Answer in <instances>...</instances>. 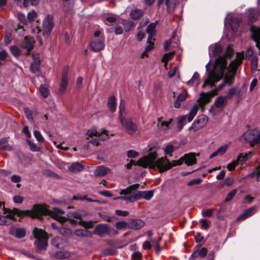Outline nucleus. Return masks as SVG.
Instances as JSON below:
<instances>
[{"label": "nucleus", "mask_w": 260, "mask_h": 260, "mask_svg": "<svg viewBox=\"0 0 260 260\" xmlns=\"http://www.w3.org/2000/svg\"><path fill=\"white\" fill-rule=\"evenodd\" d=\"M11 234L17 238L20 239L25 235V231L24 229L18 228L15 230H11Z\"/></svg>", "instance_id": "31"}, {"label": "nucleus", "mask_w": 260, "mask_h": 260, "mask_svg": "<svg viewBox=\"0 0 260 260\" xmlns=\"http://www.w3.org/2000/svg\"><path fill=\"white\" fill-rule=\"evenodd\" d=\"M84 166L79 162H74L69 167V170L70 172L76 173L81 172Z\"/></svg>", "instance_id": "27"}, {"label": "nucleus", "mask_w": 260, "mask_h": 260, "mask_svg": "<svg viewBox=\"0 0 260 260\" xmlns=\"http://www.w3.org/2000/svg\"><path fill=\"white\" fill-rule=\"evenodd\" d=\"M211 99V96L208 92H202L200 93V98L198 100V104H196L191 109L188 116V121H191L196 115L199 108L203 107L205 105L208 103Z\"/></svg>", "instance_id": "8"}, {"label": "nucleus", "mask_w": 260, "mask_h": 260, "mask_svg": "<svg viewBox=\"0 0 260 260\" xmlns=\"http://www.w3.org/2000/svg\"><path fill=\"white\" fill-rule=\"evenodd\" d=\"M188 116L187 115H183L181 116L178 121V126L179 128V130H181L184 126L186 123V120H188ZM188 122H189L187 120Z\"/></svg>", "instance_id": "35"}, {"label": "nucleus", "mask_w": 260, "mask_h": 260, "mask_svg": "<svg viewBox=\"0 0 260 260\" xmlns=\"http://www.w3.org/2000/svg\"><path fill=\"white\" fill-rule=\"evenodd\" d=\"M251 176L253 178H256L257 181H260V166L255 169Z\"/></svg>", "instance_id": "50"}, {"label": "nucleus", "mask_w": 260, "mask_h": 260, "mask_svg": "<svg viewBox=\"0 0 260 260\" xmlns=\"http://www.w3.org/2000/svg\"><path fill=\"white\" fill-rule=\"evenodd\" d=\"M228 148V145H224L221 147H220L217 150V151L220 155H222L226 151L227 149Z\"/></svg>", "instance_id": "61"}, {"label": "nucleus", "mask_w": 260, "mask_h": 260, "mask_svg": "<svg viewBox=\"0 0 260 260\" xmlns=\"http://www.w3.org/2000/svg\"><path fill=\"white\" fill-rule=\"evenodd\" d=\"M174 146L172 144H168L165 147L164 149V152L166 155H169L171 156L172 155V153L174 151Z\"/></svg>", "instance_id": "46"}, {"label": "nucleus", "mask_w": 260, "mask_h": 260, "mask_svg": "<svg viewBox=\"0 0 260 260\" xmlns=\"http://www.w3.org/2000/svg\"><path fill=\"white\" fill-rule=\"evenodd\" d=\"M69 68L68 67H64L62 72L61 81L60 85V90L64 91L68 85V74Z\"/></svg>", "instance_id": "18"}, {"label": "nucleus", "mask_w": 260, "mask_h": 260, "mask_svg": "<svg viewBox=\"0 0 260 260\" xmlns=\"http://www.w3.org/2000/svg\"><path fill=\"white\" fill-rule=\"evenodd\" d=\"M208 120V117L205 115H200L193 121L191 127L189 129L192 128L194 131L204 127L207 124Z\"/></svg>", "instance_id": "13"}, {"label": "nucleus", "mask_w": 260, "mask_h": 260, "mask_svg": "<svg viewBox=\"0 0 260 260\" xmlns=\"http://www.w3.org/2000/svg\"><path fill=\"white\" fill-rule=\"evenodd\" d=\"M21 177L19 175H13L11 177V180L12 182L15 183L19 182L21 181Z\"/></svg>", "instance_id": "64"}, {"label": "nucleus", "mask_w": 260, "mask_h": 260, "mask_svg": "<svg viewBox=\"0 0 260 260\" xmlns=\"http://www.w3.org/2000/svg\"><path fill=\"white\" fill-rule=\"evenodd\" d=\"M243 143H248L251 146L260 143V132L258 128L249 129L245 132L239 138Z\"/></svg>", "instance_id": "7"}, {"label": "nucleus", "mask_w": 260, "mask_h": 260, "mask_svg": "<svg viewBox=\"0 0 260 260\" xmlns=\"http://www.w3.org/2000/svg\"><path fill=\"white\" fill-rule=\"evenodd\" d=\"M230 24L231 26V28L233 30V31H235V30L239 26V21H238V19H237V18L233 17V18H231L230 22Z\"/></svg>", "instance_id": "42"}, {"label": "nucleus", "mask_w": 260, "mask_h": 260, "mask_svg": "<svg viewBox=\"0 0 260 260\" xmlns=\"http://www.w3.org/2000/svg\"><path fill=\"white\" fill-rule=\"evenodd\" d=\"M70 256L71 253L68 251H59L53 254V257L56 259H65L69 258Z\"/></svg>", "instance_id": "29"}, {"label": "nucleus", "mask_w": 260, "mask_h": 260, "mask_svg": "<svg viewBox=\"0 0 260 260\" xmlns=\"http://www.w3.org/2000/svg\"><path fill=\"white\" fill-rule=\"evenodd\" d=\"M199 78H200V75H199V73L197 72H195L193 74L192 78L189 81H187V84L188 85H191L193 82L197 81V85H198L200 84Z\"/></svg>", "instance_id": "38"}, {"label": "nucleus", "mask_w": 260, "mask_h": 260, "mask_svg": "<svg viewBox=\"0 0 260 260\" xmlns=\"http://www.w3.org/2000/svg\"><path fill=\"white\" fill-rule=\"evenodd\" d=\"M86 215V214L82 213L80 212H74V213H70L68 215L69 218L73 217V218H78L79 219H81V218L82 216H85Z\"/></svg>", "instance_id": "40"}, {"label": "nucleus", "mask_w": 260, "mask_h": 260, "mask_svg": "<svg viewBox=\"0 0 260 260\" xmlns=\"http://www.w3.org/2000/svg\"><path fill=\"white\" fill-rule=\"evenodd\" d=\"M107 133L108 132L105 129L98 132L94 128H92L86 132V135L87 136V139H88L89 137H92L93 136L100 137L102 135L104 134L101 138V140L104 141L109 137Z\"/></svg>", "instance_id": "14"}, {"label": "nucleus", "mask_w": 260, "mask_h": 260, "mask_svg": "<svg viewBox=\"0 0 260 260\" xmlns=\"http://www.w3.org/2000/svg\"><path fill=\"white\" fill-rule=\"evenodd\" d=\"M125 102L121 99L119 106V119L123 128L126 132L132 135L138 131V127L136 123L133 121L132 118H125Z\"/></svg>", "instance_id": "5"}, {"label": "nucleus", "mask_w": 260, "mask_h": 260, "mask_svg": "<svg viewBox=\"0 0 260 260\" xmlns=\"http://www.w3.org/2000/svg\"><path fill=\"white\" fill-rule=\"evenodd\" d=\"M116 105L117 104L115 97L113 95L110 96L108 101V106L112 112L115 111Z\"/></svg>", "instance_id": "30"}, {"label": "nucleus", "mask_w": 260, "mask_h": 260, "mask_svg": "<svg viewBox=\"0 0 260 260\" xmlns=\"http://www.w3.org/2000/svg\"><path fill=\"white\" fill-rule=\"evenodd\" d=\"M115 226L118 230H122L126 227L128 228V221H118L115 223Z\"/></svg>", "instance_id": "45"}, {"label": "nucleus", "mask_w": 260, "mask_h": 260, "mask_svg": "<svg viewBox=\"0 0 260 260\" xmlns=\"http://www.w3.org/2000/svg\"><path fill=\"white\" fill-rule=\"evenodd\" d=\"M133 260H141L142 254L139 252H135L132 255Z\"/></svg>", "instance_id": "62"}, {"label": "nucleus", "mask_w": 260, "mask_h": 260, "mask_svg": "<svg viewBox=\"0 0 260 260\" xmlns=\"http://www.w3.org/2000/svg\"><path fill=\"white\" fill-rule=\"evenodd\" d=\"M176 0H166V5L167 7V11L168 12L171 13L173 11Z\"/></svg>", "instance_id": "36"}, {"label": "nucleus", "mask_w": 260, "mask_h": 260, "mask_svg": "<svg viewBox=\"0 0 260 260\" xmlns=\"http://www.w3.org/2000/svg\"><path fill=\"white\" fill-rule=\"evenodd\" d=\"M172 119H170L169 121H164L159 124V128L164 131L167 130L170 128V125L172 123Z\"/></svg>", "instance_id": "37"}, {"label": "nucleus", "mask_w": 260, "mask_h": 260, "mask_svg": "<svg viewBox=\"0 0 260 260\" xmlns=\"http://www.w3.org/2000/svg\"><path fill=\"white\" fill-rule=\"evenodd\" d=\"M243 56L242 53H237L236 58L231 62L230 66L232 68L233 72H229V73H226L224 76V83L223 84H220L217 88L208 92L211 98L216 95L217 91L221 90L224 85H231L233 84L234 81V76L237 68L242 62Z\"/></svg>", "instance_id": "4"}, {"label": "nucleus", "mask_w": 260, "mask_h": 260, "mask_svg": "<svg viewBox=\"0 0 260 260\" xmlns=\"http://www.w3.org/2000/svg\"><path fill=\"white\" fill-rule=\"evenodd\" d=\"M18 210L17 208L14 209L12 211H10L5 208L4 205L3 203L0 202V214L3 213L6 215H0V225H7L11 223V220L14 219V215H17L20 217H23L24 216H28L26 214L19 215L14 211L15 210Z\"/></svg>", "instance_id": "9"}, {"label": "nucleus", "mask_w": 260, "mask_h": 260, "mask_svg": "<svg viewBox=\"0 0 260 260\" xmlns=\"http://www.w3.org/2000/svg\"><path fill=\"white\" fill-rule=\"evenodd\" d=\"M80 225L84 226L85 228H91L94 226V222L92 220H90L88 221H85L83 220L80 221Z\"/></svg>", "instance_id": "44"}, {"label": "nucleus", "mask_w": 260, "mask_h": 260, "mask_svg": "<svg viewBox=\"0 0 260 260\" xmlns=\"http://www.w3.org/2000/svg\"><path fill=\"white\" fill-rule=\"evenodd\" d=\"M208 250L205 247H201V244H197L193 248V252L191 254L195 258H202L205 257L207 254Z\"/></svg>", "instance_id": "15"}, {"label": "nucleus", "mask_w": 260, "mask_h": 260, "mask_svg": "<svg viewBox=\"0 0 260 260\" xmlns=\"http://www.w3.org/2000/svg\"><path fill=\"white\" fill-rule=\"evenodd\" d=\"M57 231L60 234L64 236H67L71 234V231L69 229L63 227H59Z\"/></svg>", "instance_id": "41"}, {"label": "nucleus", "mask_w": 260, "mask_h": 260, "mask_svg": "<svg viewBox=\"0 0 260 260\" xmlns=\"http://www.w3.org/2000/svg\"><path fill=\"white\" fill-rule=\"evenodd\" d=\"M39 0H24L23 6L25 7L30 5L36 6L38 4Z\"/></svg>", "instance_id": "48"}, {"label": "nucleus", "mask_w": 260, "mask_h": 260, "mask_svg": "<svg viewBox=\"0 0 260 260\" xmlns=\"http://www.w3.org/2000/svg\"><path fill=\"white\" fill-rule=\"evenodd\" d=\"M8 140L6 138H3L0 140V149L11 150L12 148L7 145Z\"/></svg>", "instance_id": "34"}, {"label": "nucleus", "mask_w": 260, "mask_h": 260, "mask_svg": "<svg viewBox=\"0 0 260 260\" xmlns=\"http://www.w3.org/2000/svg\"><path fill=\"white\" fill-rule=\"evenodd\" d=\"M37 16V12L33 10L28 13L27 19L29 21L31 22L35 20Z\"/></svg>", "instance_id": "49"}, {"label": "nucleus", "mask_w": 260, "mask_h": 260, "mask_svg": "<svg viewBox=\"0 0 260 260\" xmlns=\"http://www.w3.org/2000/svg\"><path fill=\"white\" fill-rule=\"evenodd\" d=\"M109 228L106 224H100L95 228V234L101 237H103L104 235L108 234Z\"/></svg>", "instance_id": "22"}, {"label": "nucleus", "mask_w": 260, "mask_h": 260, "mask_svg": "<svg viewBox=\"0 0 260 260\" xmlns=\"http://www.w3.org/2000/svg\"><path fill=\"white\" fill-rule=\"evenodd\" d=\"M32 56L33 61L31 63L40 64L41 60L39 54L38 53H33Z\"/></svg>", "instance_id": "51"}, {"label": "nucleus", "mask_w": 260, "mask_h": 260, "mask_svg": "<svg viewBox=\"0 0 260 260\" xmlns=\"http://www.w3.org/2000/svg\"><path fill=\"white\" fill-rule=\"evenodd\" d=\"M248 18L249 21L251 22L255 21L258 18V13L257 11L255 9H249L247 10Z\"/></svg>", "instance_id": "28"}, {"label": "nucleus", "mask_w": 260, "mask_h": 260, "mask_svg": "<svg viewBox=\"0 0 260 260\" xmlns=\"http://www.w3.org/2000/svg\"><path fill=\"white\" fill-rule=\"evenodd\" d=\"M33 234L36 239L35 245L38 250H45L48 246V237L46 232L42 229L35 228Z\"/></svg>", "instance_id": "6"}, {"label": "nucleus", "mask_w": 260, "mask_h": 260, "mask_svg": "<svg viewBox=\"0 0 260 260\" xmlns=\"http://www.w3.org/2000/svg\"><path fill=\"white\" fill-rule=\"evenodd\" d=\"M138 155L139 153L133 150H129L127 152V156L129 158H135L138 156Z\"/></svg>", "instance_id": "57"}, {"label": "nucleus", "mask_w": 260, "mask_h": 260, "mask_svg": "<svg viewBox=\"0 0 260 260\" xmlns=\"http://www.w3.org/2000/svg\"><path fill=\"white\" fill-rule=\"evenodd\" d=\"M51 244L57 249H62L67 246L66 241L59 237H54L51 241Z\"/></svg>", "instance_id": "21"}, {"label": "nucleus", "mask_w": 260, "mask_h": 260, "mask_svg": "<svg viewBox=\"0 0 260 260\" xmlns=\"http://www.w3.org/2000/svg\"><path fill=\"white\" fill-rule=\"evenodd\" d=\"M221 50L222 48L220 45H215L213 50V54L214 56L218 55L221 52Z\"/></svg>", "instance_id": "56"}, {"label": "nucleus", "mask_w": 260, "mask_h": 260, "mask_svg": "<svg viewBox=\"0 0 260 260\" xmlns=\"http://www.w3.org/2000/svg\"><path fill=\"white\" fill-rule=\"evenodd\" d=\"M91 49L94 52H98L102 50L105 47L104 39L100 37L99 39L93 40L90 43Z\"/></svg>", "instance_id": "16"}, {"label": "nucleus", "mask_w": 260, "mask_h": 260, "mask_svg": "<svg viewBox=\"0 0 260 260\" xmlns=\"http://www.w3.org/2000/svg\"><path fill=\"white\" fill-rule=\"evenodd\" d=\"M187 95V92L186 91H184L183 92L180 93L177 97V100L180 102H183L185 101L186 99Z\"/></svg>", "instance_id": "60"}, {"label": "nucleus", "mask_w": 260, "mask_h": 260, "mask_svg": "<svg viewBox=\"0 0 260 260\" xmlns=\"http://www.w3.org/2000/svg\"><path fill=\"white\" fill-rule=\"evenodd\" d=\"M88 231L84 230L79 229L75 231V234L79 236H86Z\"/></svg>", "instance_id": "59"}, {"label": "nucleus", "mask_w": 260, "mask_h": 260, "mask_svg": "<svg viewBox=\"0 0 260 260\" xmlns=\"http://www.w3.org/2000/svg\"><path fill=\"white\" fill-rule=\"evenodd\" d=\"M256 211V208L254 207L246 210L241 215L238 217L237 220H243L253 215Z\"/></svg>", "instance_id": "23"}, {"label": "nucleus", "mask_w": 260, "mask_h": 260, "mask_svg": "<svg viewBox=\"0 0 260 260\" xmlns=\"http://www.w3.org/2000/svg\"><path fill=\"white\" fill-rule=\"evenodd\" d=\"M151 242L153 244L155 250L157 252H159L160 251V246L159 243H158V241L151 239Z\"/></svg>", "instance_id": "63"}, {"label": "nucleus", "mask_w": 260, "mask_h": 260, "mask_svg": "<svg viewBox=\"0 0 260 260\" xmlns=\"http://www.w3.org/2000/svg\"><path fill=\"white\" fill-rule=\"evenodd\" d=\"M40 91L41 95L44 98H46L48 96L49 91L48 88L43 85H41L40 87Z\"/></svg>", "instance_id": "43"}, {"label": "nucleus", "mask_w": 260, "mask_h": 260, "mask_svg": "<svg viewBox=\"0 0 260 260\" xmlns=\"http://www.w3.org/2000/svg\"><path fill=\"white\" fill-rule=\"evenodd\" d=\"M225 102V98L223 96H219L214 102V105L217 108L222 107Z\"/></svg>", "instance_id": "39"}, {"label": "nucleus", "mask_w": 260, "mask_h": 260, "mask_svg": "<svg viewBox=\"0 0 260 260\" xmlns=\"http://www.w3.org/2000/svg\"><path fill=\"white\" fill-rule=\"evenodd\" d=\"M12 53L15 56H19L21 54L19 49L16 46H12L10 48Z\"/></svg>", "instance_id": "53"}, {"label": "nucleus", "mask_w": 260, "mask_h": 260, "mask_svg": "<svg viewBox=\"0 0 260 260\" xmlns=\"http://www.w3.org/2000/svg\"><path fill=\"white\" fill-rule=\"evenodd\" d=\"M34 43L35 41L32 38L27 37L24 38L23 42L21 44V46L22 48L27 50V52H26V55L29 54L30 50L33 49Z\"/></svg>", "instance_id": "19"}, {"label": "nucleus", "mask_w": 260, "mask_h": 260, "mask_svg": "<svg viewBox=\"0 0 260 260\" xmlns=\"http://www.w3.org/2000/svg\"><path fill=\"white\" fill-rule=\"evenodd\" d=\"M110 171V169L104 166L98 167L94 171V174L97 176H104Z\"/></svg>", "instance_id": "26"}, {"label": "nucleus", "mask_w": 260, "mask_h": 260, "mask_svg": "<svg viewBox=\"0 0 260 260\" xmlns=\"http://www.w3.org/2000/svg\"><path fill=\"white\" fill-rule=\"evenodd\" d=\"M53 211H51L48 209L46 205H35L30 210L22 211L16 209L14 211L19 215L26 214L32 218L39 217L43 214H48L61 223L64 222L67 220L66 218L60 216L65 213L62 210L56 207L53 208Z\"/></svg>", "instance_id": "2"}, {"label": "nucleus", "mask_w": 260, "mask_h": 260, "mask_svg": "<svg viewBox=\"0 0 260 260\" xmlns=\"http://www.w3.org/2000/svg\"><path fill=\"white\" fill-rule=\"evenodd\" d=\"M153 196V192L152 190L137 191L138 200L142 198L146 200H149L152 198Z\"/></svg>", "instance_id": "24"}, {"label": "nucleus", "mask_w": 260, "mask_h": 260, "mask_svg": "<svg viewBox=\"0 0 260 260\" xmlns=\"http://www.w3.org/2000/svg\"><path fill=\"white\" fill-rule=\"evenodd\" d=\"M144 225V222L140 219H131L128 220V228L132 230H139Z\"/></svg>", "instance_id": "17"}, {"label": "nucleus", "mask_w": 260, "mask_h": 260, "mask_svg": "<svg viewBox=\"0 0 260 260\" xmlns=\"http://www.w3.org/2000/svg\"><path fill=\"white\" fill-rule=\"evenodd\" d=\"M252 156V153L248 152L245 153H240L236 160L238 164H243Z\"/></svg>", "instance_id": "25"}, {"label": "nucleus", "mask_w": 260, "mask_h": 260, "mask_svg": "<svg viewBox=\"0 0 260 260\" xmlns=\"http://www.w3.org/2000/svg\"><path fill=\"white\" fill-rule=\"evenodd\" d=\"M28 144L30 147V149L32 151H39L40 148L36 144L31 142L30 141H28Z\"/></svg>", "instance_id": "52"}, {"label": "nucleus", "mask_w": 260, "mask_h": 260, "mask_svg": "<svg viewBox=\"0 0 260 260\" xmlns=\"http://www.w3.org/2000/svg\"><path fill=\"white\" fill-rule=\"evenodd\" d=\"M156 153L151 152L148 155L139 159L137 164L143 168H154L157 167L160 172L167 171L172 167L175 166L173 165V161L170 162L166 158L163 157L156 160Z\"/></svg>", "instance_id": "3"}, {"label": "nucleus", "mask_w": 260, "mask_h": 260, "mask_svg": "<svg viewBox=\"0 0 260 260\" xmlns=\"http://www.w3.org/2000/svg\"><path fill=\"white\" fill-rule=\"evenodd\" d=\"M233 53V50L230 47H228L225 54L222 56H219L216 59L214 70L209 73L208 77L205 80L202 88H205L206 85L212 86L215 83L219 81L223 76L224 71H227L226 73L233 72L230 65L229 68L227 67L226 58H230Z\"/></svg>", "instance_id": "1"}, {"label": "nucleus", "mask_w": 260, "mask_h": 260, "mask_svg": "<svg viewBox=\"0 0 260 260\" xmlns=\"http://www.w3.org/2000/svg\"><path fill=\"white\" fill-rule=\"evenodd\" d=\"M17 17L18 20L22 24H25L26 23V19L24 14L22 13H18L17 15Z\"/></svg>", "instance_id": "58"}, {"label": "nucleus", "mask_w": 260, "mask_h": 260, "mask_svg": "<svg viewBox=\"0 0 260 260\" xmlns=\"http://www.w3.org/2000/svg\"><path fill=\"white\" fill-rule=\"evenodd\" d=\"M119 194H121V196L115 198L114 200L121 199L131 202H134L138 200L137 191L135 192L128 187H127L125 189L121 190Z\"/></svg>", "instance_id": "10"}, {"label": "nucleus", "mask_w": 260, "mask_h": 260, "mask_svg": "<svg viewBox=\"0 0 260 260\" xmlns=\"http://www.w3.org/2000/svg\"><path fill=\"white\" fill-rule=\"evenodd\" d=\"M237 192V190L236 189H233L231 190L227 195L226 197L225 198L224 201L226 202H228L230 201H231L233 197L235 196V195Z\"/></svg>", "instance_id": "47"}, {"label": "nucleus", "mask_w": 260, "mask_h": 260, "mask_svg": "<svg viewBox=\"0 0 260 260\" xmlns=\"http://www.w3.org/2000/svg\"><path fill=\"white\" fill-rule=\"evenodd\" d=\"M142 11L139 9L133 10L130 14V16L133 19H138L141 17Z\"/></svg>", "instance_id": "33"}, {"label": "nucleus", "mask_w": 260, "mask_h": 260, "mask_svg": "<svg viewBox=\"0 0 260 260\" xmlns=\"http://www.w3.org/2000/svg\"><path fill=\"white\" fill-rule=\"evenodd\" d=\"M158 23V21H156L154 22L151 23L148 25L146 29V32L148 35L147 41L154 40L153 37L155 34L156 30L155 28Z\"/></svg>", "instance_id": "20"}, {"label": "nucleus", "mask_w": 260, "mask_h": 260, "mask_svg": "<svg viewBox=\"0 0 260 260\" xmlns=\"http://www.w3.org/2000/svg\"><path fill=\"white\" fill-rule=\"evenodd\" d=\"M175 52L172 51L170 52L167 53H166L162 57L161 59V61L164 62V67L165 68L167 67V63L169 60L172 59V58L173 57L174 55L175 54Z\"/></svg>", "instance_id": "32"}, {"label": "nucleus", "mask_w": 260, "mask_h": 260, "mask_svg": "<svg viewBox=\"0 0 260 260\" xmlns=\"http://www.w3.org/2000/svg\"><path fill=\"white\" fill-rule=\"evenodd\" d=\"M30 68L31 72L33 73H37L39 71L40 64L31 63Z\"/></svg>", "instance_id": "54"}, {"label": "nucleus", "mask_w": 260, "mask_h": 260, "mask_svg": "<svg viewBox=\"0 0 260 260\" xmlns=\"http://www.w3.org/2000/svg\"><path fill=\"white\" fill-rule=\"evenodd\" d=\"M53 27V18L51 15H48L43 22V35L48 37L52 31Z\"/></svg>", "instance_id": "11"}, {"label": "nucleus", "mask_w": 260, "mask_h": 260, "mask_svg": "<svg viewBox=\"0 0 260 260\" xmlns=\"http://www.w3.org/2000/svg\"><path fill=\"white\" fill-rule=\"evenodd\" d=\"M34 135L36 139L39 142H43L44 139L41 133L38 131H35L34 132Z\"/></svg>", "instance_id": "55"}, {"label": "nucleus", "mask_w": 260, "mask_h": 260, "mask_svg": "<svg viewBox=\"0 0 260 260\" xmlns=\"http://www.w3.org/2000/svg\"><path fill=\"white\" fill-rule=\"evenodd\" d=\"M187 166H190L196 162V158L194 153H190L184 155L183 157H181L177 160H173V165L175 166H180L183 162Z\"/></svg>", "instance_id": "12"}]
</instances>
